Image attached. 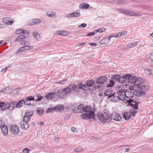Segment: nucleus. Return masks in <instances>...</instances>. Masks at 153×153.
I'll return each mask as SVG.
<instances>
[{"mask_svg":"<svg viewBox=\"0 0 153 153\" xmlns=\"http://www.w3.org/2000/svg\"><path fill=\"white\" fill-rule=\"evenodd\" d=\"M110 117L109 122H111L112 120L116 121H120L122 120V117L120 114L115 113H112L111 114H109Z\"/></svg>","mask_w":153,"mask_h":153,"instance_id":"11","label":"nucleus"},{"mask_svg":"<svg viewBox=\"0 0 153 153\" xmlns=\"http://www.w3.org/2000/svg\"><path fill=\"white\" fill-rule=\"evenodd\" d=\"M46 15L47 16L50 17H53L55 16L56 15V13L55 12H53L52 11H49L46 13Z\"/></svg>","mask_w":153,"mask_h":153,"instance_id":"35","label":"nucleus"},{"mask_svg":"<svg viewBox=\"0 0 153 153\" xmlns=\"http://www.w3.org/2000/svg\"><path fill=\"white\" fill-rule=\"evenodd\" d=\"M24 100H22L19 101L17 103H16V106L17 108H20L22 105L23 103Z\"/></svg>","mask_w":153,"mask_h":153,"instance_id":"39","label":"nucleus"},{"mask_svg":"<svg viewBox=\"0 0 153 153\" xmlns=\"http://www.w3.org/2000/svg\"><path fill=\"white\" fill-rule=\"evenodd\" d=\"M80 15L79 13L75 12L68 14V16L69 18H70L72 17H79L80 16Z\"/></svg>","mask_w":153,"mask_h":153,"instance_id":"24","label":"nucleus"},{"mask_svg":"<svg viewBox=\"0 0 153 153\" xmlns=\"http://www.w3.org/2000/svg\"><path fill=\"white\" fill-rule=\"evenodd\" d=\"M120 78V75H114L111 77V79L113 81L114 80L116 82H117L119 83V79Z\"/></svg>","mask_w":153,"mask_h":153,"instance_id":"28","label":"nucleus"},{"mask_svg":"<svg viewBox=\"0 0 153 153\" xmlns=\"http://www.w3.org/2000/svg\"><path fill=\"white\" fill-rule=\"evenodd\" d=\"M126 34V31H123L121 33H120V36L125 35Z\"/></svg>","mask_w":153,"mask_h":153,"instance_id":"63","label":"nucleus"},{"mask_svg":"<svg viewBox=\"0 0 153 153\" xmlns=\"http://www.w3.org/2000/svg\"><path fill=\"white\" fill-rule=\"evenodd\" d=\"M21 39H22L21 38V36H19L14 40V42H17V41L20 40Z\"/></svg>","mask_w":153,"mask_h":153,"instance_id":"59","label":"nucleus"},{"mask_svg":"<svg viewBox=\"0 0 153 153\" xmlns=\"http://www.w3.org/2000/svg\"><path fill=\"white\" fill-rule=\"evenodd\" d=\"M10 131L14 135L18 134L19 131V127L16 125L12 126H11Z\"/></svg>","mask_w":153,"mask_h":153,"instance_id":"14","label":"nucleus"},{"mask_svg":"<svg viewBox=\"0 0 153 153\" xmlns=\"http://www.w3.org/2000/svg\"><path fill=\"white\" fill-rule=\"evenodd\" d=\"M68 32L65 30H62L61 33V35L63 36H66L68 34Z\"/></svg>","mask_w":153,"mask_h":153,"instance_id":"52","label":"nucleus"},{"mask_svg":"<svg viewBox=\"0 0 153 153\" xmlns=\"http://www.w3.org/2000/svg\"><path fill=\"white\" fill-rule=\"evenodd\" d=\"M34 97L32 96H28L26 98L25 100L23 101V103L25 105H34Z\"/></svg>","mask_w":153,"mask_h":153,"instance_id":"10","label":"nucleus"},{"mask_svg":"<svg viewBox=\"0 0 153 153\" xmlns=\"http://www.w3.org/2000/svg\"><path fill=\"white\" fill-rule=\"evenodd\" d=\"M120 12L124 13L126 14L127 15H134L133 12L132 11H130L129 10H125L123 9H120L119 10Z\"/></svg>","mask_w":153,"mask_h":153,"instance_id":"21","label":"nucleus"},{"mask_svg":"<svg viewBox=\"0 0 153 153\" xmlns=\"http://www.w3.org/2000/svg\"><path fill=\"white\" fill-rule=\"evenodd\" d=\"M95 32L94 31L88 33L87 34V35L88 36H93L95 34Z\"/></svg>","mask_w":153,"mask_h":153,"instance_id":"56","label":"nucleus"},{"mask_svg":"<svg viewBox=\"0 0 153 153\" xmlns=\"http://www.w3.org/2000/svg\"><path fill=\"white\" fill-rule=\"evenodd\" d=\"M66 88L68 90V94L71 93L72 91L75 92H78L79 91V89H81L83 90H87V88L85 85V84H83L82 82L79 83V85H69L66 87Z\"/></svg>","mask_w":153,"mask_h":153,"instance_id":"2","label":"nucleus"},{"mask_svg":"<svg viewBox=\"0 0 153 153\" xmlns=\"http://www.w3.org/2000/svg\"><path fill=\"white\" fill-rule=\"evenodd\" d=\"M37 94V98L36 99L35 101H39L41 100L43 98V97L42 96L40 95L39 94Z\"/></svg>","mask_w":153,"mask_h":153,"instance_id":"46","label":"nucleus"},{"mask_svg":"<svg viewBox=\"0 0 153 153\" xmlns=\"http://www.w3.org/2000/svg\"><path fill=\"white\" fill-rule=\"evenodd\" d=\"M64 110L63 105H58L55 106L53 108H48L46 111V113H52L54 111H62Z\"/></svg>","mask_w":153,"mask_h":153,"instance_id":"8","label":"nucleus"},{"mask_svg":"<svg viewBox=\"0 0 153 153\" xmlns=\"http://www.w3.org/2000/svg\"><path fill=\"white\" fill-rule=\"evenodd\" d=\"M1 130L2 132L5 136H6L8 135V131L7 127L6 126L3 125L1 127Z\"/></svg>","mask_w":153,"mask_h":153,"instance_id":"19","label":"nucleus"},{"mask_svg":"<svg viewBox=\"0 0 153 153\" xmlns=\"http://www.w3.org/2000/svg\"><path fill=\"white\" fill-rule=\"evenodd\" d=\"M119 97V96L116 95L115 93H114L112 94V95H111L109 96H108L107 98L108 99H110V100L112 102H119L118 98Z\"/></svg>","mask_w":153,"mask_h":153,"instance_id":"12","label":"nucleus"},{"mask_svg":"<svg viewBox=\"0 0 153 153\" xmlns=\"http://www.w3.org/2000/svg\"><path fill=\"white\" fill-rule=\"evenodd\" d=\"M54 94V92H50L48 94H46L45 95V97L46 99L48 100H50L52 99L53 97V95Z\"/></svg>","mask_w":153,"mask_h":153,"instance_id":"25","label":"nucleus"},{"mask_svg":"<svg viewBox=\"0 0 153 153\" xmlns=\"http://www.w3.org/2000/svg\"><path fill=\"white\" fill-rule=\"evenodd\" d=\"M89 45L93 46H96L97 45V44L94 43H89Z\"/></svg>","mask_w":153,"mask_h":153,"instance_id":"64","label":"nucleus"},{"mask_svg":"<svg viewBox=\"0 0 153 153\" xmlns=\"http://www.w3.org/2000/svg\"><path fill=\"white\" fill-rule=\"evenodd\" d=\"M19 88L13 89L12 91L11 92L14 95H17L19 92Z\"/></svg>","mask_w":153,"mask_h":153,"instance_id":"41","label":"nucleus"},{"mask_svg":"<svg viewBox=\"0 0 153 153\" xmlns=\"http://www.w3.org/2000/svg\"><path fill=\"white\" fill-rule=\"evenodd\" d=\"M127 74H125L122 76L120 75L119 83H125L127 80Z\"/></svg>","mask_w":153,"mask_h":153,"instance_id":"23","label":"nucleus"},{"mask_svg":"<svg viewBox=\"0 0 153 153\" xmlns=\"http://www.w3.org/2000/svg\"><path fill=\"white\" fill-rule=\"evenodd\" d=\"M23 30L22 29H19L16 30V33L18 34L22 33Z\"/></svg>","mask_w":153,"mask_h":153,"instance_id":"50","label":"nucleus"},{"mask_svg":"<svg viewBox=\"0 0 153 153\" xmlns=\"http://www.w3.org/2000/svg\"><path fill=\"white\" fill-rule=\"evenodd\" d=\"M54 94L58 97L60 98L64 99L66 97L67 94H68V90L66 87L63 88L62 90H56L55 91Z\"/></svg>","mask_w":153,"mask_h":153,"instance_id":"5","label":"nucleus"},{"mask_svg":"<svg viewBox=\"0 0 153 153\" xmlns=\"http://www.w3.org/2000/svg\"><path fill=\"white\" fill-rule=\"evenodd\" d=\"M118 92L119 93V95L126 94L125 89L120 90Z\"/></svg>","mask_w":153,"mask_h":153,"instance_id":"47","label":"nucleus"},{"mask_svg":"<svg viewBox=\"0 0 153 153\" xmlns=\"http://www.w3.org/2000/svg\"><path fill=\"white\" fill-rule=\"evenodd\" d=\"M92 110V107L90 105H86L85 107L84 111L86 112H91Z\"/></svg>","mask_w":153,"mask_h":153,"instance_id":"36","label":"nucleus"},{"mask_svg":"<svg viewBox=\"0 0 153 153\" xmlns=\"http://www.w3.org/2000/svg\"><path fill=\"white\" fill-rule=\"evenodd\" d=\"M143 80L141 78H139L136 79V80L134 82V85L136 87L139 88L140 86V85L142 84Z\"/></svg>","mask_w":153,"mask_h":153,"instance_id":"17","label":"nucleus"},{"mask_svg":"<svg viewBox=\"0 0 153 153\" xmlns=\"http://www.w3.org/2000/svg\"><path fill=\"white\" fill-rule=\"evenodd\" d=\"M0 104H1V109L2 111H4L8 108H9L10 110V105H9V103L5 104L4 102L0 101Z\"/></svg>","mask_w":153,"mask_h":153,"instance_id":"16","label":"nucleus"},{"mask_svg":"<svg viewBox=\"0 0 153 153\" xmlns=\"http://www.w3.org/2000/svg\"><path fill=\"white\" fill-rule=\"evenodd\" d=\"M118 96H120V97L118 98L119 99V100H121L125 101L126 100V101L127 100V98H128L130 97L129 96H127L126 94H122V95H118Z\"/></svg>","mask_w":153,"mask_h":153,"instance_id":"27","label":"nucleus"},{"mask_svg":"<svg viewBox=\"0 0 153 153\" xmlns=\"http://www.w3.org/2000/svg\"><path fill=\"white\" fill-rule=\"evenodd\" d=\"M42 21L39 19H33L32 20V22L31 23V25H34L37 24L41 22Z\"/></svg>","mask_w":153,"mask_h":153,"instance_id":"32","label":"nucleus"},{"mask_svg":"<svg viewBox=\"0 0 153 153\" xmlns=\"http://www.w3.org/2000/svg\"><path fill=\"white\" fill-rule=\"evenodd\" d=\"M44 112V110L41 108H36V113L39 116H42Z\"/></svg>","mask_w":153,"mask_h":153,"instance_id":"31","label":"nucleus"},{"mask_svg":"<svg viewBox=\"0 0 153 153\" xmlns=\"http://www.w3.org/2000/svg\"><path fill=\"white\" fill-rule=\"evenodd\" d=\"M110 41L108 37L105 38L101 40L100 42V43L101 45L107 44Z\"/></svg>","mask_w":153,"mask_h":153,"instance_id":"30","label":"nucleus"},{"mask_svg":"<svg viewBox=\"0 0 153 153\" xmlns=\"http://www.w3.org/2000/svg\"><path fill=\"white\" fill-rule=\"evenodd\" d=\"M33 114V111L31 110H27L23 118V122H21V127L24 130L27 129L29 127L28 122L30 120V118Z\"/></svg>","mask_w":153,"mask_h":153,"instance_id":"1","label":"nucleus"},{"mask_svg":"<svg viewBox=\"0 0 153 153\" xmlns=\"http://www.w3.org/2000/svg\"><path fill=\"white\" fill-rule=\"evenodd\" d=\"M89 5L88 4H85L84 3H81L79 5V7L82 9H87L89 7Z\"/></svg>","mask_w":153,"mask_h":153,"instance_id":"33","label":"nucleus"},{"mask_svg":"<svg viewBox=\"0 0 153 153\" xmlns=\"http://www.w3.org/2000/svg\"><path fill=\"white\" fill-rule=\"evenodd\" d=\"M107 78L105 76H102L96 79V82L94 85L95 89H97L102 86L104 83L107 80Z\"/></svg>","mask_w":153,"mask_h":153,"instance_id":"4","label":"nucleus"},{"mask_svg":"<svg viewBox=\"0 0 153 153\" xmlns=\"http://www.w3.org/2000/svg\"><path fill=\"white\" fill-rule=\"evenodd\" d=\"M115 83L114 81L112 79L109 81V82L107 85L108 87H112L114 85Z\"/></svg>","mask_w":153,"mask_h":153,"instance_id":"40","label":"nucleus"},{"mask_svg":"<svg viewBox=\"0 0 153 153\" xmlns=\"http://www.w3.org/2000/svg\"><path fill=\"white\" fill-rule=\"evenodd\" d=\"M112 91L110 90H106L105 91L104 94L105 96H109L112 95Z\"/></svg>","mask_w":153,"mask_h":153,"instance_id":"37","label":"nucleus"},{"mask_svg":"<svg viewBox=\"0 0 153 153\" xmlns=\"http://www.w3.org/2000/svg\"><path fill=\"white\" fill-rule=\"evenodd\" d=\"M88 113H84L81 115V118L85 120L86 119H92L94 120L95 114L93 111Z\"/></svg>","mask_w":153,"mask_h":153,"instance_id":"9","label":"nucleus"},{"mask_svg":"<svg viewBox=\"0 0 153 153\" xmlns=\"http://www.w3.org/2000/svg\"><path fill=\"white\" fill-rule=\"evenodd\" d=\"M10 103V104H9L10 105V110H13L15 108V106L14 105L16 103V101H14L11 102Z\"/></svg>","mask_w":153,"mask_h":153,"instance_id":"34","label":"nucleus"},{"mask_svg":"<svg viewBox=\"0 0 153 153\" xmlns=\"http://www.w3.org/2000/svg\"><path fill=\"white\" fill-rule=\"evenodd\" d=\"M131 117V114L128 112H125L123 114V118L125 120H128L130 119Z\"/></svg>","mask_w":153,"mask_h":153,"instance_id":"26","label":"nucleus"},{"mask_svg":"<svg viewBox=\"0 0 153 153\" xmlns=\"http://www.w3.org/2000/svg\"><path fill=\"white\" fill-rule=\"evenodd\" d=\"M150 58L152 62H153V52L151 53L150 55Z\"/></svg>","mask_w":153,"mask_h":153,"instance_id":"60","label":"nucleus"},{"mask_svg":"<svg viewBox=\"0 0 153 153\" xmlns=\"http://www.w3.org/2000/svg\"><path fill=\"white\" fill-rule=\"evenodd\" d=\"M25 51L24 47H21L18 50L17 53H18L21 51Z\"/></svg>","mask_w":153,"mask_h":153,"instance_id":"57","label":"nucleus"},{"mask_svg":"<svg viewBox=\"0 0 153 153\" xmlns=\"http://www.w3.org/2000/svg\"><path fill=\"white\" fill-rule=\"evenodd\" d=\"M94 81L93 80H90L86 81V85H85L88 89V88L89 87H91L92 86L94 85Z\"/></svg>","mask_w":153,"mask_h":153,"instance_id":"22","label":"nucleus"},{"mask_svg":"<svg viewBox=\"0 0 153 153\" xmlns=\"http://www.w3.org/2000/svg\"><path fill=\"white\" fill-rule=\"evenodd\" d=\"M67 79H64V80H62L60 81H59V84H64L65 83V82H67Z\"/></svg>","mask_w":153,"mask_h":153,"instance_id":"55","label":"nucleus"},{"mask_svg":"<svg viewBox=\"0 0 153 153\" xmlns=\"http://www.w3.org/2000/svg\"><path fill=\"white\" fill-rule=\"evenodd\" d=\"M97 117L100 122L103 123L108 122H109L110 117H109V111L106 109L103 111V113L99 112L97 113Z\"/></svg>","mask_w":153,"mask_h":153,"instance_id":"3","label":"nucleus"},{"mask_svg":"<svg viewBox=\"0 0 153 153\" xmlns=\"http://www.w3.org/2000/svg\"><path fill=\"white\" fill-rule=\"evenodd\" d=\"M83 149L82 148L78 147L77 149H74V151L77 152H82L83 150Z\"/></svg>","mask_w":153,"mask_h":153,"instance_id":"48","label":"nucleus"},{"mask_svg":"<svg viewBox=\"0 0 153 153\" xmlns=\"http://www.w3.org/2000/svg\"><path fill=\"white\" fill-rule=\"evenodd\" d=\"M115 37L116 38H120L121 36L120 35V33H119L117 34H115L114 35Z\"/></svg>","mask_w":153,"mask_h":153,"instance_id":"62","label":"nucleus"},{"mask_svg":"<svg viewBox=\"0 0 153 153\" xmlns=\"http://www.w3.org/2000/svg\"><path fill=\"white\" fill-rule=\"evenodd\" d=\"M105 30V28H104L102 27L101 28L99 29H98L97 30H96L94 31V32H98L99 33H101L104 31Z\"/></svg>","mask_w":153,"mask_h":153,"instance_id":"43","label":"nucleus"},{"mask_svg":"<svg viewBox=\"0 0 153 153\" xmlns=\"http://www.w3.org/2000/svg\"><path fill=\"white\" fill-rule=\"evenodd\" d=\"M129 97H129V99L126 100V102L128 103V105H131L134 109L137 110L138 108V105L140 102L134 101L133 100L131 99L133 97V94L131 93Z\"/></svg>","mask_w":153,"mask_h":153,"instance_id":"6","label":"nucleus"},{"mask_svg":"<svg viewBox=\"0 0 153 153\" xmlns=\"http://www.w3.org/2000/svg\"><path fill=\"white\" fill-rule=\"evenodd\" d=\"M77 104L75 103L69 106V109L72 111V112L75 113H77Z\"/></svg>","mask_w":153,"mask_h":153,"instance_id":"20","label":"nucleus"},{"mask_svg":"<svg viewBox=\"0 0 153 153\" xmlns=\"http://www.w3.org/2000/svg\"><path fill=\"white\" fill-rule=\"evenodd\" d=\"M139 90H137L134 93H136V95L137 96H141L144 95L146 94V92L148 91L149 89V87L147 85H143L139 88Z\"/></svg>","mask_w":153,"mask_h":153,"instance_id":"7","label":"nucleus"},{"mask_svg":"<svg viewBox=\"0 0 153 153\" xmlns=\"http://www.w3.org/2000/svg\"><path fill=\"white\" fill-rule=\"evenodd\" d=\"M127 81L131 83H133L134 85V82L136 80L137 78L134 76H132L131 74H127Z\"/></svg>","mask_w":153,"mask_h":153,"instance_id":"13","label":"nucleus"},{"mask_svg":"<svg viewBox=\"0 0 153 153\" xmlns=\"http://www.w3.org/2000/svg\"><path fill=\"white\" fill-rule=\"evenodd\" d=\"M9 17L4 18H3V22L5 24L9 25H12L14 22L13 19H10Z\"/></svg>","mask_w":153,"mask_h":153,"instance_id":"15","label":"nucleus"},{"mask_svg":"<svg viewBox=\"0 0 153 153\" xmlns=\"http://www.w3.org/2000/svg\"><path fill=\"white\" fill-rule=\"evenodd\" d=\"M30 151V149L26 148L23 150V152L24 153H29Z\"/></svg>","mask_w":153,"mask_h":153,"instance_id":"53","label":"nucleus"},{"mask_svg":"<svg viewBox=\"0 0 153 153\" xmlns=\"http://www.w3.org/2000/svg\"><path fill=\"white\" fill-rule=\"evenodd\" d=\"M25 51L27 50H28L30 49H32L33 48V46L32 45L29 46H24Z\"/></svg>","mask_w":153,"mask_h":153,"instance_id":"49","label":"nucleus"},{"mask_svg":"<svg viewBox=\"0 0 153 153\" xmlns=\"http://www.w3.org/2000/svg\"><path fill=\"white\" fill-rule=\"evenodd\" d=\"M138 42H131L129 44V47L130 48H133L136 45H137Z\"/></svg>","mask_w":153,"mask_h":153,"instance_id":"42","label":"nucleus"},{"mask_svg":"<svg viewBox=\"0 0 153 153\" xmlns=\"http://www.w3.org/2000/svg\"><path fill=\"white\" fill-rule=\"evenodd\" d=\"M20 44L22 46L26 45L25 41L24 40L21 41Z\"/></svg>","mask_w":153,"mask_h":153,"instance_id":"61","label":"nucleus"},{"mask_svg":"<svg viewBox=\"0 0 153 153\" xmlns=\"http://www.w3.org/2000/svg\"><path fill=\"white\" fill-rule=\"evenodd\" d=\"M77 113H82L84 111L85 106L84 104L80 105L77 107Z\"/></svg>","mask_w":153,"mask_h":153,"instance_id":"18","label":"nucleus"},{"mask_svg":"<svg viewBox=\"0 0 153 153\" xmlns=\"http://www.w3.org/2000/svg\"><path fill=\"white\" fill-rule=\"evenodd\" d=\"M145 72L147 74L151 76L153 75V68H151L149 69H146Z\"/></svg>","mask_w":153,"mask_h":153,"instance_id":"38","label":"nucleus"},{"mask_svg":"<svg viewBox=\"0 0 153 153\" xmlns=\"http://www.w3.org/2000/svg\"><path fill=\"white\" fill-rule=\"evenodd\" d=\"M22 33L24 34V36H25L26 38L29 35V32L26 30H23Z\"/></svg>","mask_w":153,"mask_h":153,"instance_id":"44","label":"nucleus"},{"mask_svg":"<svg viewBox=\"0 0 153 153\" xmlns=\"http://www.w3.org/2000/svg\"><path fill=\"white\" fill-rule=\"evenodd\" d=\"M33 35L34 36V39L37 41L40 38V36L38 32L36 31H33Z\"/></svg>","mask_w":153,"mask_h":153,"instance_id":"29","label":"nucleus"},{"mask_svg":"<svg viewBox=\"0 0 153 153\" xmlns=\"http://www.w3.org/2000/svg\"><path fill=\"white\" fill-rule=\"evenodd\" d=\"M116 3L118 4H126V2L124 1L119 0L117 1Z\"/></svg>","mask_w":153,"mask_h":153,"instance_id":"45","label":"nucleus"},{"mask_svg":"<svg viewBox=\"0 0 153 153\" xmlns=\"http://www.w3.org/2000/svg\"><path fill=\"white\" fill-rule=\"evenodd\" d=\"M11 65H9L6 68H5L4 69H2L1 71V72L3 73L5 72L7 70V69H8V68L11 67Z\"/></svg>","mask_w":153,"mask_h":153,"instance_id":"51","label":"nucleus"},{"mask_svg":"<svg viewBox=\"0 0 153 153\" xmlns=\"http://www.w3.org/2000/svg\"><path fill=\"white\" fill-rule=\"evenodd\" d=\"M137 113V111H136L133 110L131 113V114H132V116L133 117H134L135 116V114Z\"/></svg>","mask_w":153,"mask_h":153,"instance_id":"58","label":"nucleus"},{"mask_svg":"<svg viewBox=\"0 0 153 153\" xmlns=\"http://www.w3.org/2000/svg\"><path fill=\"white\" fill-rule=\"evenodd\" d=\"M87 26V25L85 23H82L80 25H79L78 26V27H82L83 28Z\"/></svg>","mask_w":153,"mask_h":153,"instance_id":"54","label":"nucleus"}]
</instances>
